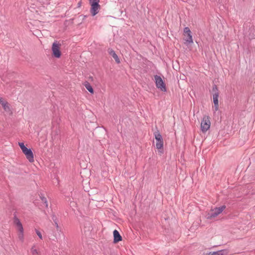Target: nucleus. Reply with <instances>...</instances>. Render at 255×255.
<instances>
[{
    "mask_svg": "<svg viewBox=\"0 0 255 255\" xmlns=\"http://www.w3.org/2000/svg\"><path fill=\"white\" fill-rule=\"evenodd\" d=\"M226 206L225 205H222L219 207H215L213 209L211 210V213H208L206 215V219L208 220H212L219 214H220L225 209Z\"/></svg>",
    "mask_w": 255,
    "mask_h": 255,
    "instance_id": "f257e3e1",
    "label": "nucleus"
},
{
    "mask_svg": "<svg viewBox=\"0 0 255 255\" xmlns=\"http://www.w3.org/2000/svg\"><path fill=\"white\" fill-rule=\"evenodd\" d=\"M154 135L156 140V147L159 150V152L163 153V140L162 136L158 130L154 132Z\"/></svg>",
    "mask_w": 255,
    "mask_h": 255,
    "instance_id": "f03ea898",
    "label": "nucleus"
},
{
    "mask_svg": "<svg viewBox=\"0 0 255 255\" xmlns=\"http://www.w3.org/2000/svg\"><path fill=\"white\" fill-rule=\"evenodd\" d=\"M154 77V82L156 87L162 92H166L167 88L165 82L160 76L155 75Z\"/></svg>",
    "mask_w": 255,
    "mask_h": 255,
    "instance_id": "7ed1b4c3",
    "label": "nucleus"
},
{
    "mask_svg": "<svg viewBox=\"0 0 255 255\" xmlns=\"http://www.w3.org/2000/svg\"><path fill=\"white\" fill-rule=\"evenodd\" d=\"M91 5L90 12L93 16L96 15L99 11L100 5V0H89Z\"/></svg>",
    "mask_w": 255,
    "mask_h": 255,
    "instance_id": "20e7f679",
    "label": "nucleus"
},
{
    "mask_svg": "<svg viewBox=\"0 0 255 255\" xmlns=\"http://www.w3.org/2000/svg\"><path fill=\"white\" fill-rule=\"evenodd\" d=\"M61 44L55 41L53 43L51 50L52 55L53 57L59 58L61 56V52L60 51Z\"/></svg>",
    "mask_w": 255,
    "mask_h": 255,
    "instance_id": "39448f33",
    "label": "nucleus"
},
{
    "mask_svg": "<svg viewBox=\"0 0 255 255\" xmlns=\"http://www.w3.org/2000/svg\"><path fill=\"white\" fill-rule=\"evenodd\" d=\"M210 121L209 116H204L201 123V129L203 132H205L210 127Z\"/></svg>",
    "mask_w": 255,
    "mask_h": 255,
    "instance_id": "423d86ee",
    "label": "nucleus"
},
{
    "mask_svg": "<svg viewBox=\"0 0 255 255\" xmlns=\"http://www.w3.org/2000/svg\"><path fill=\"white\" fill-rule=\"evenodd\" d=\"M22 152L26 156V158L30 162L34 161V155L32 150L30 148H26L24 149Z\"/></svg>",
    "mask_w": 255,
    "mask_h": 255,
    "instance_id": "0eeeda50",
    "label": "nucleus"
},
{
    "mask_svg": "<svg viewBox=\"0 0 255 255\" xmlns=\"http://www.w3.org/2000/svg\"><path fill=\"white\" fill-rule=\"evenodd\" d=\"M13 222L14 224L17 226V230L20 233H22L23 232V228L22 225L19 219L17 217L16 215L15 214H14L13 217Z\"/></svg>",
    "mask_w": 255,
    "mask_h": 255,
    "instance_id": "6e6552de",
    "label": "nucleus"
},
{
    "mask_svg": "<svg viewBox=\"0 0 255 255\" xmlns=\"http://www.w3.org/2000/svg\"><path fill=\"white\" fill-rule=\"evenodd\" d=\"M245 34L250 39L255 38V30L253 26H251L249 27V30L247 31H245Z\"/></svg>",
    "mask_w": 255,
    "mask_h": 255,
    "instance_id": "1a4fd4ad",
    "label": "nucleus"
},
{
    "mask_svg": "<svg viewBox=\"0 0 255 255\" xmlns=\"http://www.w3.org/2000/svg\"><path fill=\"white\" fill-rule=\"evenodd\" d=\"M0 104L2 106L4 110L6 112H11L9 104L6 101H4L3 99L0 97Z\"/></svg>",
    "mask_w": 255,
    "mask_h": 255,
    "instance_id": "9d476101",
    "label": "nucleus"
},
{
    "mask_svg": "<svg viewBox=\"0 0 255 255\" xmlns=\"http://www.w3.org/2000/svg\"><path fill=\"white\" fill-rule=\"evenodd\" d=\"M114 240L113 243L116 244L122 240V237L119 233V231L115 230L113 232Z\"/></svg>",
    "mask_w": 255,
    "mask_h": 255,
    "instance_id": "9b49d317",
    "label": "nucleus"
},
{
    "mask_svg": "<svg viewBox=\"0 0 255 255\" xmlns=\"http://www.w3.org/2000/svg\"><path fill=\"white\" fill-rule=\"evenodd\" d=\"M108 52L109 54L111 56H112L113 57V58L115 60V61L117 63L119 64L121 63L120 58H119L117 54L116 53L115 51L113 49L109 48L108 49Z\"/></svg>",
    "mask_w": 255,
    "mask_h": 255,
    "instance_id": "f8f14e48",
    "label": "nucleus"
},
{
    "mask_svg": "<svg viewBox=\"0 0 255 255\" xmlns=\"http://www.w3.org/2000/svg\"><path fill=\"white\" fill-rule=\"evenodd\" d=\"M219 94H213V103L214 104V110L215 111H217L219 110Z\"/></svg>",
    "mask_w": 255,
    "mask_h": 255,
    "instance_id": "ddd939ff",
    "label": "nucleus"
},
{
    "mask_svg": "<svg viewBox=\"0 0 255 255\" xmlns=\"http://www.w3.org/2000/svg\"><path fill=\"white\" fill-rule=\"evenodd\" d=\"M229 251L227 250H222L217 252H210L209 255H228Z\"/></svg>",
    "mask_w": 255,
    "mask_h": 255,
    "instance_id": "4468645a",
    "label": "nucleus"
},
{
    "mask_svg": "<svg viewBox=\"0 0 255 255\" xmlns=\"http://www.w3.org/2000/svg\"><path fill=\"white\" fill-rule=\"evenodd\" d=\"M184 40L185 41V44H190L193 43V40L192 38V33L190 34H187L186 36L184 38Z\"/></svg>",
    "mask_w": 255,
    "mask_h": 255,
    "instance_id": "2eb2a0df",
    "label": "nucleus"
},
{
    "mask_svg": "<svg viewBox=\"0 0 255 255\" xmlns=\"http://www.w3.org/2000/svg\"><path fill=\"white\" fill-rule=\"evenodd\" d=\"M84 86H85V88H86V89L91 94L94 93V89H93V87H92V86L91 85V84L89 82L86 81L84 84Z\"/></svg>",
    "mask_w": 255,
    "mask_h": 255,
    "instance_id": "dca6fc26",
    "label": "nucleus"
},
{
    "mask_svg": "<svg viewBox=\"0 0 255 255\" xmlns=\"http://www.w3.org/2000/svg\"><path fill=\"white\" fill-rule=\"evenodd\" d=\"M191 33H192V32L191 31L190 28L188 27H185L184 28L183 34L185 36H186L187 34H190Z\"/></svg>",
    "mask_w": 255,
    "mask_h": 255,
    "instance_id": "f3484780",
    "label": "nucleus"
},
{
    "mask_svg": "<svg viewBox=\"0 0 255 255\" xmlns=\"http://www.w3.org/2000/svg\"><path fill=\"white\" fill-rule=\"evenodd\" d=\"M212 91L213 93V94H219V90L218 89V87L216 85H214L212 87Z\"/></svg>",
    "mask_w": 255,
    "mask_h": 255,
    "instance_id": "a211bd4d",
    "label": "nucleus"
},
{
    "mask_svg": "<svg viewBox=\"0 0 255 255\" xmlns=\"http://www.w3.org/2000/svg\"><path fill=\"white\" fill-rule=\"evenodd\" d=\"M18 145L19 146L22 151L25 149L27 147L25 146L23 142H18Z\"/></svg>",
    "mask_w": 255,
    "mask_h": 255,
    "instance_id": "6ab92c4d",
    "label": "nucleus"
},
{
    "mask_svg": "<svg viewBox=\"0 0 255 255\" xmlns=\"http://www.w3.org/2000/svg\"><path fill=\"white\" fill-rule=\"evenodd\" d=\"M52 220H53L54 224L56 223L57 222H58V218L56 216V215L54 214L52 215Z\"/></svg>",
    "mask_w": 255,
    "mask_h": 255,
    "instance_id": "aec40b11",
    "label": "nucleus"
},
{
    "mask_svg": "<svg viewBox=\"0 0 255 255\" xmlns=\"http://www.w3.org/2000/svg\"><path fill=\"white\" fill-rule=\"evenodd\" d=\"M35 232H36L37 235L38 236V237L40 239H42V235H41V233H40V232L37 229H35Z\"/></svg>",
    "mask_w": 255,
    "mask_h": 255,
    "instance_id": "412c9836",
    "label": "nucleus"
},
{
    "mask_svg": "<svg viewBox=\"0 0 255 255\" xmlns=\"http://www.w3.org/2000/svg\"><path fill=\"white\" fill-rule=\"evenodd\" d=\"M54 225L56 226L57 231H61V229H60V227L58 226V222H57L56 223H54Z\"/></svg>",
    "mask_w": 255,
    "mask_h": 255,
    "instance_id": "4be33fe9",
    "label": "nucleus"
},
{
    "mask_svg": "<svg viewBox=\"0 0 255 255\" xmlns=\"http://www.w3.org/2000/svg\"><path fill=\"white\" fill-rule=\"evenodd\" d=\"M31 252L33 255H34L35 254H38L37 251L36 249H33V248L31 249Z\"/></svg>",
    "mask_w": 255,
    "mask_h": 255,
    "instance_id": "5701e85b",
    "label": "nucleus"
},
{
    "mask_svg": "<svg viewBox=\"0 0 255 255\" xmlns=\"http://www.w3.org/2000/svg\"><path fill=\"white\" fill-rule=\"evenodd\" d=\"M40 198H41V199L43 202L45 201L46 200H47L46 198L42 195L40 196Z\"/></svg>",
    "mask_w": 255,
    "mask_h": 255,
    "instance_id": "b1692460",
    "label": "nucleus"
},
{
    "mask_svg": "<svg viewBox=\"0 0 255 255\" xmlns=\"http://www.w3.org/2000/svg\"><path fill=\"white\" fill-rule=\"evenodd\" d=\"M19 238L20 240H22L23 238V232L22 233H20L19 235Z\"/></svg>",
    "mask_w": 255,
    "mask_h": 255,
    "instance_id": "393cba45",
    "label": "nucleus"
},
{
    "mask_svg": "<svg viewBox=\"0 0 255 255\" xmlns=\"http://www.w3.org/2000/svg\"><path fill=\"white\" fill-rule=\"evenodd\" d=\"M43 203L45 205V207L47 208L48 207V205L47 201L46 200L45 201L43 202Z\"/></svg>",
    "mask_w": 255,
    "mask_h": 255,
    "instance_id": "a878e982",
    "label": "nucleus"
},
{
    "mask_svg": "<svg viewBox=\"0 0 255 255\" xmlns=\"http://www.w3.org/2000/svg\"><path fill=\"white\" fill-rule=\"evenodd\" d=\"M81 3H82V2L81 1H79L78 3V4H77V7H80L81 5Z\"/></svg>",
    "mask_w": 255,
    "mask_h": 255,
    "instance_id": "bb28decb",
    "label": "nucleus"
},
{
    "mask_svg": "<svg viewBox=\"0 0 255 255\" xmlns=\"http://www.w3.org/2000/svg\"><path fill=\"white\" fill-rule=\"evenodd\" d=\"M72 203H73L72 206H74V204H75V202H74L73 203L71 202V204H72Z\"/></svg>",
    "mask_w": 255,
    "mask_h": 255,
    "instance_id": "cd10ccee",
    "label": "nucleus"
},
{
    "mask_svg": "<svg viewBox=\"0 0 255 255\" xmlns=\"http://www.w3.org/2000/svg\"><path fill=\"white\" fill-rule=\"evenodd\" d=\"M72 203H73L72 206H74V204H75V202H74L73 203L71 202V204H72Z\"/></svg>",
    "mask_w": 255,
    "mask_h": 255,
    "instance_id": "c85d7f7f",
    "label": "nucleus"
},
{
    "mask_svg": "<svg viewBox=\"0 0 255 255\" xmlns=\"http://www.w3.org/2000/svg\"><path fill=\"white\" fill-rule=\"evenodd\" d=\"M72 203H73L72 206H74V204H75V202H74L73 203L71 202V204H72Z\"/></svg>",
    "mask_w": 255,
    "mask_h": 255,
    "instance_id": "c756f323",
    "label": "nucleus"
},
{
    "mask_svg": "<svg viewBox=\"0 0 255 255\" xmlns=\"http://www.w3.org/2000/svg\"><path fill=\"white\" fill-rule=\"evenodd\" d=\"M86 225H90V223H86Z\"/></svg>",
    "mask_w": 255,
    "mask_h": 255,
    "instance_id": "7c9ffc66",
    "label": "nucleus"
},
{
    "mask_svg": "<svg viewBox=\"0 0 255 255\" xmlns=\"http://www.w3.org/2000/svg\"><path fill=\"white\" fill-rule=\"evenodd\" d=\"M87 16V15H84V18H86V17Z\"/></svg>",
    "mask_w": 255,
    "mask_h": 255,
    "instance_id": "2f4dec72",
    "label": "nucleus"
}]
</instances>
